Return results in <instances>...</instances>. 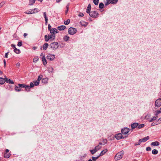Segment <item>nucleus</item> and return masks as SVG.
<instances>
[{
  "label": "nucleus",
  "mask_w": 161,
  "mask_h": 161,
  "mask_svg": "<svg viewBox=\"0 0 161 161\" xmlns=\"http://www.w3.org/2000/svg\"><path fill=\"white\" fill-rule=\"evenodd\" d=\"M157 117L154 116L153 118H151L149 120L150 122H151L156 119Z\"/></svg>",
  "instance_id": "37"
},
{
  "label": "nucleus",
  "mask_w": 161,
  "mask_h": 161,
  "mask_svg": "<svg viewBox=\"0 0 161 161\" xmlns=\"http://www.w3.org/2000/svg\"><path fill=\"white\" fill-rule=\"evenodd\" d=\"M144 124H139L138 126H137V128L138 129H140L144 127Z\"/></svg>",
  "instance_id": "34"
},
{
  "label": "nucleus",
  "mask_w": 161,
  "mask_h": 161,
  "mask_svg": "<svg viewBox=\"0 0 161 161\" xmlns=\"http://www.w3.org/2000/svg\"><path fill=\"white\" fill-rule=\"evenodd\" d=\"M70 22V19H68L66 21H65L64 22V24L65 25H68Z\"/></svg>",
  "instance_id": "36"
},
{
  "label": "nucleus",
  "mask_w": 161,
  "mask_h": 161,
  "mask_svg": "<svg viewBox=\"0 0 161 161\" xmlns=\"http://www.w3.org/2000/svg\"><path fill=\"white\" fill-rule=\"evenodd\" d=\"M100 157V156H98L97 157H92V159L93 161H95L98 158Z\"/></svg>",
  "instance_id": "38"
},
{
  "label": "nucleus",
  "mask_w": 161,
  "mask_h": 161,
  "mask_svg": "<svg viewBox=\"0 0 161 161\" xmlns=\"http://www.w3.org/2000/svg\"><path fill=\"white\" fill-rule=\"evenodd\" d=\"M34 83V85L36 86H37L39 84V81H38L37 80Z\"/></svg>",
  "instance_id": "45"
},
{
  "label": "nucleus",
  "mask_w": 161,
  "mask_h": 161,
  "mask_svg": "<svg viewBox=\"0 0 161 161\" xmlns=\"http://www.w3.org/2000/svg\"><path fill=\"white\" fill-rule=\"evenodd\" d=\"M56 0V2L57 3H59L61 1V0Z\"/></svg>",
  "instance_id": "61"
},
{
  "label": "nucleus",
  "mask_w": 161,
  "mask_h": 161,
  "mask_svg": "<svg viewBox=\"0 0 161 161\" xmlns=\"http://www.w3.org/2000/svg\"><path fill=\"white\" fill-rule=\"evenodd\" d=\"M9 152V150L8 149H6L5 150V153H8Z\"/></svg>",
  "instance_id": "59"
},
{
  "label": "nucleus",
  "mask_w": 161,
  "mask_h": 161,
  "mask_svg": "<svg viewBox=\"0 0 161 161\" xmlns=\"http://www.w3.org/2000/svg\"><path fill=\"white\" fill-rule=\"evenodd\" d=\"M159 145V143L157 141L153 142L151 143V145L153 146H158Z\"/></svg>",
  "instance_id": "24"
},
{
  "label": "nucleus",
  "mask_w": 161,
  "mask_h": 161,
  "mask_svg": "<svg viewBox=\"0 0 161 161\" xmlns=\"http://www.w3.org/2000/svg\"><path fill=\"white\" fill-rule=\"evenodd\" d=\"M141 143V142H140V140H139L138 142H136L135 143V146H137V145H140V143Z\"/></svg>",
  "instance_id": "47"
},
{
  "label": "nucleus",
  "mask_w": 161,
  "mask_h": 161,
  "mask_svg": "<svg viewBox=\"0 0 161 161\" xmlns=\"http://www.w3.org/2000/svg\"><path fill=\"white\" fill-rule=\"evenodd\" d=\"M38 57H35L33 59V62H36L38 60Z\"/></svg>",
  "instance_id": "41"
},
{
  "label": "nucleus",
  "mask_w": 161,
  "mask_h": 161,
  "mask_svg": "<svg viewBox=\"0 0 161 161\" xmlns=\"http://www.w3.org/2000/svg\"><path fill=\"white\" fill-rule=\"evenodd\" d=\"M106 0L107 1V2L105 4V5L107 6L110 3H111V1H108V0Z\"/></svg>",
  "instance_id": "46"
},
{
  "label": "nucleus",
  "mask_w": 161,
  "mask_h": 161,
  "mask_svg": "<svg viewBox=\"0 0 161 161\" xmlns=\"http://www.w3.org/2000/svg\"><path fill=\"white\" fill-rule=\"evenodd\" d=\"M76 29L73 27H70L68 29V33L71 35H73L75 34L76 32Z\"/></svg>",
  "instance_id": "3"
},
{
  "label": "nucleus",
  "mask_w": 161,
  "mask_h": 161,
  "mask_svg": "<svg viewBox=\"0 0 161 161\" xmlns=\"http://www.w3.org/2000/svg\"><path fill=\"white\" fill-rule=\"evenodd\" d=\"M50 48L52 50H56L58 47V44L57 42H54L49 45Z\"/></svg>",
  "instance_id": "2"
},
{
  "label": "nucleus",
  "mask_w": 161,
  "mask_h": 161,
  "mask_svg": "<svg viewBox=\"0 0 161 161\" xmlns=\"http://www.w3.org/2000/svg\"><path fill=\"white\" fill-rule=\"evenodd\" d=\"M34 85V84L32 82H31L30 84V86H28L29 88H28L27 92H29L30 91V89L31 88L33 87Z\"/></svg>",
  "instance_id": "27"
},
{
  "label": "nucleus",
  "mask_w": 161,
  "mask_h": 161,
  "mask_svg": "<svg viewBox=\"0 0 161 161\" xmlns=\"http://www.w3.org/2000/svg\"><path fill=\"white\" fill-rule=\"evenodd\" d=\"M115 137L118 140H119L121 138H124V137H123L121 133L115 134Z\"/></svg>",
  "instance_id": "10"
},
{
  "label": "nucleus",
  "mask_w": 161,
  "mask_h": 161,
  "mask_svg": "<svg viewBox=\"0 0 161 161\" xmlns=\"http://www.w3.org/2000/svg\"><path fill=\"white\" fill-rule=\"evenodd\" d=\"M37 48V47H33V49H34V50H35Z\"/></svg>",
  "instance_id": "64"
},
{
  "label": "nucleus",
  "mask_w": 161,
  "mask_h": 161,
  "mask_svg": "<svg viewBox=\"0 0 161 161\" xmlns=\"http://www.w3.org/2000/svg\"><path fill=\"white\" fill-rule=\"evenodd\" d=\"M130 131V129L128 128H125L121 130V132L123 134H126Z\"/></svg>",
  "instance_id": "8"
},
{
  "label": "nucleus",
  "mask_w": 161,
  "mask_h": 161,
  "mask_svg": "<svg viewBox=\"0 0 161 161\" xmlns=\"http://www.w3.org/2000/svg\"><path fill=\"white\" fill-rule=\"evenodd\" d=\"M124 154V152L123 150L118 153L115 156V159L116 160H119L123 157Z\"/></svg>",
  "instance_id": "1"
},
{
  "label": "nucleus",
  "mask_w": 161,
  "mask_h": 161,
  "mask_svg": "<svg viewBox=\"0 0 161 161\" xmlns=\"http://www.w3.org/2000/svg\"><path fill=\"white\" fill-rule=\"evenodd\" d=\"M9 53L8 52H7L5 53V58H8V53Z\"/></svg>",
  "instance_id": "54"
},
{
  "label": "nucleus",
  "mask_w": 161,
  "mask_h": 161,
  "mask_svg": "<svg viewBox=\"0 0 161 161\" xmlns=\"http://www.w3.org/2000/svg\"><path fill=\"white\" fill-rule=\"evenodd\" d=\"M93 3L95 5H97L99 3V0H93Z\"/></svg>",
  "instance_id": "40"
},
{
  "label": "nucleus",
  "mask_w": 161,
  "mask_h": 161,
  "mask_svg": "<svg viewBox=\"0 0 161 161\" xmlns=\"http://www.w3.org/2000/svg\"><path fill=\"white\" fill-rule=\"evenodd\" d=\"M149 139V136H147L145 137H144L142 139H140V142H146Z\"/></svg>",
  "instance_id": "14"
},
{
  "label": "nucleus",
  "mask_w": 161,
  "mask_h": 161,
  "mask_svg": "<svg viewBox=\"0 0 161 161\" xmlns=\"http://www.w3.org/2000/svg\"><path fill=\"white\" fill-rule=\"evenodd\" d=\"M48 36L49 39H51L52 40H54L55 38V36L54 34L48 35Z\"/></svg>",
  "instance_id": "17"
},
{
  "label": "nucleus",
  "mask_w": 161,
  "mask_h": 161,
  "mask_svg": "<svg viewBox=\"0 0 161 161\" xmlns=\"http://www.w3.org/2000/svg\"><path fill=\"white\" fill-rule=\"evenodd\" d=\"M5 82V78L2 77H0V84L3 85L4 84Z\"/></svg>",
  "instance_id": "19"
},
{
  "label": "nucleus",
  "mask_w": 161,
  "mask_h": 161,
  "mask_svg": "<svg viewBox=\"0 0 161 161\" xmlns=\"http://www.w3.org/2000/svg\"><path fill=\"white\" fill-rule=\"evenodd\" d=\"M53 69L52 68H49L48 69V71L49 73H52L53 71Z\"/></svg>",
  "instance_id": "44"
},
{
  "label": "nucleus",
  "mask_w": 161,
  "mask_h": 161,
  "mask_svg": "<svg viewBox=\"0 0 161 161\" xmlns=\"http://www.w3.org/2000/svg\"><path fill=\"white\" fill-rule=\"evenodd\" d=\"M11 46L13 47H14V49L15 48V45H14V44H12L11 45Z\"/></svg>",
  "instance_id": "56"
},
{
  "label": "nucleus",
  "mask_w": 161,
  "mask_h": 161,
  "mask_svg": "<svg viewBox=\"0 0 161 161\" xmlns=\"http://www.w3.org/2000/svg\"><path fill=\"white\" fill-rule=\"evenodd\" d=\"M158 151L156 149H153L152 150V153L153 154L155 155L158 153Z\"/></svg>",
  "instance_id": "33"
},
{
  "label": "nucleus",
  "mask_w": 161,
  "mask_h": 161,
  "mask_svg": "<svg viewBox=\"0 0 161 161\" xmlns=\"http://www.w3.org/2000/svg\"><path fill=\"white\" fill-rule=\"evenodd\" d=\"M3 62H4V66H5V65H6V61H5V59L4 60Z\"/></svg>",
  "instance_id": "62"
},
{
  "label": "nucleus",
  "mask_w": 161,
  "mask_h": 161,
  "mask_svg": "<svg viewBox=\"0 0 161 161\" xmlns=\"http://www.w3.org/2000/svg\"><path fill=\"white\" fill-rule=\"evenodd\" d=\"M42 60L43 64L45 65H46L47 64V62L44 55L42 58Z\"/></svg>",
  "instance_id": "21"
},
{
  "label": "nucleus",
  "mask_w": 161,
  "mask_h": 161,
  "mask_svg": "<svg viewBox=\"0 0 161 161\" xmlns=\"http://www.w3.org/2000/svg\"><path fill=\"white\" fill-rule=\"evenodd\" d=\"M69 38V36H65L64 37L63 39L65 41H67L68 40Z\"/></svg>",
  "instance_id": "35"
},
{
  "label": "nucleus",
  "mask_w": 161,
  "mask_h": 161,
  "mask_svg": "<svg viewBox=\"0 0 161 161\" xmlns=\"http://www.w3.org/2000/svg\"><path fill=\"white\" fill-rule=\"evenodd\" d=\"M55 58V55L53 54H48L47 56V59L48 60L52 61Z\"/></svg>",
  "instance_id": "5"
},
{
  "label": "nucleus",
  "mask_w": 161,
  "mask_h": 161,
  "mask_svg": "<svg viewBox=\"0 0 161 161\" xmlns=\"http://www.w3.org/2000/svg\"><path fill=\"white\" fill-rule=\"evenodd\" d=\"M15 90L17 92H19L21 91V88L19 87V86H16L15 87Z\"/></svg>",
  "instance_id": "28"
},
{
  "label": "nucleus",
  "mask_w": 161,
  "mask_h": 161,
  "mask_svg": "<svg viewBox=\"0 0 161 161\" xmlns=\"http://www.w3.org/2000/svg\"><path fill=\"white\" fill-rule=\"evenodd\" d=\"M104 5L103 3H100L99 5V7L100 9H102L104 7Z\"/></svg>",
  "instance_id": "32"
},
{
  "label": "nucleus",
  "mask_w": 161,
  "mask_h": 161,
  "mask_svg": "<svg viewBox=\"0 0 161 161\" xmlns=\"http://www.w3.org/2000/svg\"><path fill=\"white\" fill-rule=\"evenodd\" d=\"M91 9V5L90 3L88 5V6H87L86 10V12L87 13H89V12H90V11Z\"/></svg>",
  "instance_id": "25"
},
{
  "label": "nucleus",
  "mask_w": 161,
  "mask_h": 161,
  "mask_svg": "<svg viewBox=\"0 0 161 161\" xmlns=\"http://www.w3.org/2000/svg\"><path fill=\"white\" fill-rule=\"evenodd\" d=\"M69 3H68L67 5L66 6V9L69 10Z\"/></svg>",
  "instance_id": "55"
},
{
  "label": "nucleus",
  "mask_w": 161,
  "mask_h": 161,
  "mask_svg": "<svg viewBox=\"0 0 161 161\" xmlns=\"http://www.w3.org/2000/svg\"><path fill=\"white\" fill-rule=\"evenodd\" d=\"M155 106L157 107H159L161 106V98H159L156 100Z\"/></svg>",
  "instance_id": "6"
},
{
  "label": "nucleus",
  "mask_w": 161,
  "mask_h": 161,
  "mask_svg": "<svg viewBox=\"0 0 161 161\" xmlns=\"http://www.w3.org/2000/svg\"><path fill=\"white\" fill-rule=\"evenodd\" d=\"M18 86H19V87H20V88H25V90L27 91L28 90V88H29L28 86L27 85H26L24 84H18Z\"/></svg>",
  "instance_id": "11"
},
{
  "label": "nucleus",
  "mask_w": 161,
  "mask_h": 161,
  "mask_svg": "<svg viewBox=\"0 0 161 161\" xmlns=\"http://www.w3.org/2000/svg\"><path fill=\"white\" fill-rule=\"evenodd\" d=\"M107 149H105L103 150L100 153L99 156H100L103 155L107 151Z\"/></svg>",
  "instance_id": "26"
},
{
  "label": "nucleus",
  "mask_w": 161,
  "mask_h": 161,
  "mask_svg": "<svg viewBox=\"0 0 161 161\" xmlns=\"http://www.w3.org/2000/svg\"><path fill=\"white\" fill-rule=\"evenodd\" d=\"M10 155L11 154L9 153H5L4 154V157L6 158H8L10 157Z\"/></svg>",
  "instance_id": "31"
},
{
  "label": "nucleus",
  "mask_w": 161,
  "mask_h": 161,
  "mask_svg": "<svg viewBox=\"0 0 161 161\" xmlns=\"http://www.w3.org/2000/svg\"><path fill=\"white\" fill-rule=\"evenodd\" d=\"M48 79L47 78H43L42 79V83L46 84L47 83Z\"/></svg>",
  "instance_id": "23"
},
{
  "label": "nucleus",
  "mask_w": 161,
  "mask_h": 161,
  "mask_svg": "<svg viewBox=\"0 0 161 161\" xmlns=\"http://www.w3.org/2000/svg\"><path fill=\"white\" fill-rule=\"evenodd\" d=\"M45 40L46 42H48L49 40L48 36L47 35H45L44 36Z\"/></svg>",
  "instance_id": "39"
},
{
  "label": "nucleus",
  "mask_w": 161,
  "mask_h": 161,
  "mask_svg": "<svg viewBox=\"0 0 161 161\" xmlns=\"http://www.w3.org/2000/svg\"><path fill=\"white\" fill-rule=\"evenodd\" d=\"M78 16L80 17H83L84 16V14L82 13H80L79 14Z\"/></svg>",
  "instance_id": "53"
},
{
  "label": "nucleus",
  "mask_w": 161,
  "mask_h": 161,
  "mask_svg": "<svg viewBox=\"0 0 161 161\" xmlns=\"http://www.w3.org/2000/svg\"><path fill=\"white\" fill-rule=\"evenodd\" d=\"M102 141H103V144H105L106 143H107V140L106 139H103V140Z\"/></svg>",
  "instance_id": "48"
},
{
  "label": "nucleus",
  "mask_w": 161,
  "mask_h": 161,
  "mask_svg": "<svg viewBox=\"0 0 161 161\" xmlns=\"http://www.w3.org/2000/svg\"><path fill=\"white\" fill-rule=\"evenodd\" d=\"M58 33V31L55 28H53L52 29V31H50V33L54 34L55 33Z\"/></svg>",
  "instance_id": "16"
},
{
  "label": "nucleus",
  "mask_w": 161,
  "mask_h": 161,
  "mask_svg": "<svg viewBox=\"0 0 161 161\" xmlns=\"http://www.w3.org/2000/svg\"><path fill=\"white\" fill-rule=\"evenodd\" d=\"M68 10H69L66 9V11H65V14H67L68 12Z\"/></svg>",
  "instance_id": "63"
},
{
  "label": "nucleus",
  "mask_w": 161,
  "mask_h": 161,
  "mask_svg": "<svg viewBox=\"0 0 161 161\" xmlns=\"http://www.w3.org/2000/svg\"><path fill=\"white\" fill-rule=\"evenodd\" d=\"M20 63H17L16 65L18 67H19V66H20Z\"/></svg>",
  "instance_id": "57"
},
{
  "label": "nucleus",
  "mask_w": 161,
  "mask_h": 161,
  "mask_svg": "<svg viewBox=\"0 0 161 161\" xmlns=\"http://www.w3.org/2000/svg\"><path fill=\"white\" fill-rule=\"evenodd\" d=\"M48 46H49V45L47 43H44V44L43 45V49L44 50H46L47 49Z\"/></svg>",
  "instance_id": "22"
},
{
  "label": "nucleus",
  "mask_w": 161,
  "mask_h": 161,
  "mask_svg": "<svg viewBox=\"0 0 161 161\" xmlns=\"http://www.w3.org/2000/svg\"><path fill=\"white\" fill-rule=\"evenodd\" d=\"M80 24L82 26H84L85 27L86 26L88 25V23L86 22H85L83 21H80Z\"/></svg>",
  "instance_id": "20"
},
{
  "label": "nucleus",
  "mask_w": 161,
  "mask_h": 161,
  "mask_svg": "<svg viewBox=\"0 0 161 161\" xmlns=\"http://www.w3.org/2000/svg\"><path fill=\"white\" fill-rule=\"evenodd\" d=\"M17 45L19 47L21 46L22 45V42H19L18 43Z\"/></svg>",
  "instance_id": "49"
},
{
  "label": "nucleus",
  "mask_w": 161,
  "mask_h": 161,
  "mask_svg": "<svg viewBox=\"0 0 161 161\" xmlns=\"http://www.w3.org/2000/svg\"><path fill=\"white\" fill-rule=\"evenodd\" d=\"M118 0H112L111 1L112 4H115L118 2Z\"/></svg>",
  "instance_id": "43"
},
{
  "label": "nucleus",
  "mask_w": 161,
  "mask_h": 161,
  "mask_svg": "<svg viewBox=\"0 0 161 161\" xmlns=\"http://www.w3.org/2000/svg\"><path fill=\"white\" fill-rule=\"evenodd\" d=\"M37 8H35L34 9H32L31 11H28L27 12H25V13L27 14H31L35 13H37L38 11L37 10Z\"/></svg>",
  "instance_id": "7"
},
{
  "label": "nucleus",
  "mask_w": 161,
  "mask_h": 161,
  "mask_svg": "<svg viewBox=\"0 0 161 161\" xmlns=\"http://www.w3.org/2000/svg\"><path fill=\"white\" fill-rule=\"evenodd\" d=\"M88 14L92 18H96L98 15L97 12L95 11L90 12Z\"/></svg>",
  "instance_id": "4"
},
{
  "label": "nucleus",
  "mask_w": 161,
  "mask_h": 161,
  "mask_svg": "<svg viewBox=\"0 0 161 161\" xmlns=\"http://www.w3.org/2000/svg\"><path fill=\"white\" fill-rule=\"evenodd\" d=\"M5 82H6L7 83H9L10 84H14V82L12 80H10L9 79H8L7 78L5 77Z\"/></svg>",
  "instance_id": "12"
},
{
  "label": "nucleus",
  "mask_w": 161,
  "mask_h": 161,
  "mask_svg": "<svg viewBox=\"0 0 161 161\" xmlns=\"http://www.w3.org/2000/svg\"><path fill=\"white\" fill-rule=\"evenodd\" d=\"M43 77L42 75H40L38 76L37 78V81H39L41 79L42 80V78Z\"/></svg>",
  "instance_id": "42"
},
{
  "label": "nucleus",
  "mask_w": 161,
  "mask_h": 161,
  "mask_svg": "<svg viewBox=\"0 0 161 161\" xmlns=\"http://www.w3.org/2000/svg\"><path fill=\"white\" fill-rule=\"evenodd\" d=\"M157 124H155V123H152L151 124V126H153L154 125H156Z\"/></svg>",
  "instance_id": "58"
},
{
  "label": "nucleus",
  "mask_w": 161,
  "mask_h": 161,
  "mask_svg": "<svg viewBox=\"0 0 161 161\" xmlns=\"http://www.w3.org/2000/svg\"><path fill=\"white\" fill-rule=\"evenodd\" d=\"M155 115L156 116H157L159 113H160V112L158 110H157L156 112Z\"/></svg>",
  "instance_id": "52"
},
{
  "label": "nucleus",
  "mask_w": 161,
  "mask_h": 161,
  "mask_svg": "<svg viewBox=\"0 0 161 161\" xmlns=\"http://www.w3.org/2000/svg\"><path fill=\"white\" fill-rule=\"evenodd\" d=\"M35 0H29V5H32L35 3Z\"/></svg>",
  "instance_id": "30"
},
{
  "label": "nucleus",
  "mask_w": 161,
  "mask_h": 161,
  "mask_svg": "<svg viewBox=\"0 0 161 161\" xmlns=\"http://www.w3.org/2000/svg\"><path fill=\"white\" fill-rule=\"evenodd\" d=\"M48 30L50 32V31H52V29H51V25L50 24H49L48 25Z\"/></svg>",
  "instance_id": "50"
},
{
  "label": "nucleus",
  "mask_w": 161,
  "mask_h": 161,
  "mask_svg": "<svg viewBox=\"0 0 161 161\" xmlns=\"http://www.w3.org/2000/svg\"><path fill=\"white\" fill-rule=\"evenodd\" d=\"M43 16L45 19V24L46 25H47V23L48 19L47 18V16L46 13V12L43 13Z\"/></svg>",
  "instance_id": "18"
},
{
  "label": "nucleus",
  "mask_w": 161,
  "mask_h": 161,
  "mask_svg": "<svg viewBox=\"0 0 161 161\" xmlns=\"http://www.w3.org/2000/svg\"><path fill=\"white\" fill-rule=\"evenodd\" d=\"M146 150L147 151H150L151 150V149L150 147H147L146 148Z\"/></svg>",
  "instance_id": "51"
},
{
  "label": "nucleus",
  "mask_w": 161,
  "mask_h": 161,
  "mask_svg": "<svg viewBox=\"0 0 161 161\" xmlns=\"http://www.w3.org/2000/svg\"><path fill=\"white\" fill-rule=\"evenodd\" d=\"M14 52L17 54H19L20 53V50L19 49L15 48L14 49Z\"/></svg>",
  "instance_id": "29"
},
{
  "label": "nucleus",
  "mask_w": 161,
  "mask_h": 161,
  "mask_svg": "<svg viewBox=\"0 0 161 161\" xmlns=\"http://www.w3.org/2000/svg\"><path fill=\"white\" fill-rule=\"evenodd\" d=\"M139 124L137 123H134L131 125V127L132 129H135L137 127Z\"/></svg>",
  "instance_id": "15"
},
{
  "label": "nucleus",
  "mask_w": 161,
  "mask_h": 161,
  "mask_svg": "<svg viewBox=\"0 0 161 161\" xmlns=\"http://www.w3.org/2000/svg\"><path fill=\"white\" fill-rule=\"evenodd\" d=\"M98 146H96L95 149L93 150H90V152L92 154H94L95 153H96L98 150H99L101 147H102L100 146V147H99V148H98Z\"/></svg>",
  "instance_id": "9"
},
{
  "label": "nucleus",
  "mask_w": 161,
  "mask_h": 161,
  "mask_svg": "<svg viewBox=\"0 0 161 161\" xmlns=\"http://www.w3.org/2000/svg\"><path fill=\"white\" fill-rule=\"evenodd\" d=\"M27 36V34L25 33L24 34V36L25 37Z\"/></svg>",
  "instance_id": "60"
},
{
  "label": "nucleus",
  "mask_w": 161,
  "mask_h": 161,
  "mask_svg": "<svg viewBox=\"0 0 161 161\" xmlns=\"http://www.w3.org/2000/svg\"><path fill=\"white\" fill-rule=\"evenodd\" d=\"M66 28V27L64 25H60L57 27V29L59 31H62L64 30Z\"/></svg>",
  "instance_id": "13"
}]
</instances>
